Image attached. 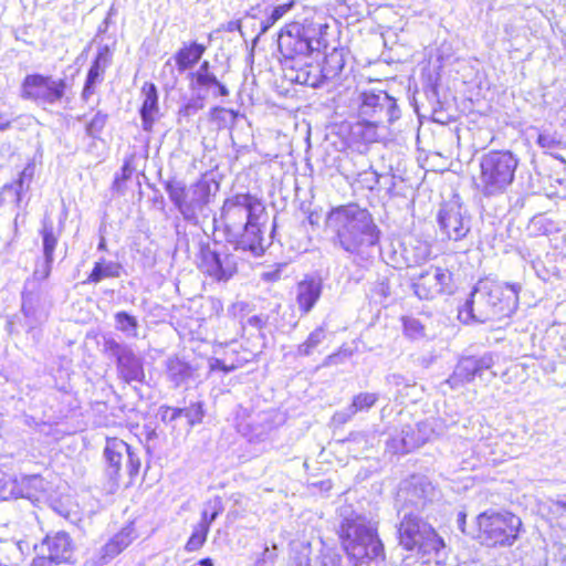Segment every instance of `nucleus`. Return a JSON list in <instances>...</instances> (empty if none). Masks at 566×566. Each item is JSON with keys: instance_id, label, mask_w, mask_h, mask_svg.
Instances as JSON below:
<instances>
[{"instance_id": "nucleus-40", "label": "nucleus", "mask_w": 566, "mask_h": 566, "mask_svg": "<svg viewBox=\"0 0 566 566\" xmlns=\"http://www.w3.org/2000/svg\"><path fill=\"white\" fill-rule=\"evenodd\" d=\"M115 328L127 336H136L138 328V321L135 316L125 311L117 312L114 315Z\"/></svg>"}, {"instance_id": "nucleus-44", "label": "nucleus", "mask_w": 566, "mask_h": 566, "mask_svg": "<svg viewBox=\"0 0 566 566\" xmlns=\"http://www.w3.org/2000/svg\"><path fill=\"white\" fill-rule=\"evenodd\" d=\"M211 119L217 122L219 126H232L238 117V113L233 109L216 106L210 112Z\"/></svg>"}, {"instance_id": "nucleus-33", "label": "nucleus", "mask_w": 566, "mask_h": 566, "mask_svg": "<svg viewBox=\"0 0 566 566\" xmlns=\"http://www.w3.org/2000/svg\"><path fill=\"white\" fill-rule=\"evenodd\" d=\"M123 271L120 263L115 261H107L101 259L95 262L91 274L87 276L85 283H99L104 279L119 277Z\"/></svg>"}, {"instance_id": "nucleus-23", "label": "nucleus", "mask_w": 566, "mask_h": 566, "mask_svg": "<svg viewBox=\"0 0 566 566\" xmlns=\"http://www.w3.org/2000/svg\"><path fill=\"white\" fill-rule=\"evenodd\" d=\"M43 545L46 546L49 556L56 565L60 563H67L73 555V542L70 535L65 532H57L54 535L46 536Z\"/></svg>"}, {"instance_id": "nucleus-60", "label": "nucleus", "mask_w": 566, "mask_h": 566, "mask_svg": "<svg viewBox=\"0 0 566 566\" xmlns=\"http://www.w3.org/2000/svg\"><path fill=\"white\" fill-rule=\"evenodd\" d=\"M549 512L555 515H562L563 512H566V501L565 500H552Z\"/></svg>"}, {"instance_id": "nucleus-47", "label": "nucleus", "mask_w": 566, "mask_h": 566, "mask_svg": "<svg viewBox=\"0 0 566 566\" xmlns=\"http://www.w3.org/2000/svg\"><path fill=\"white\" fill-rule=\"evenodd\" d=\"M182 417L187 419L190 427H193L202 421L203 408L201 402L191 403L189 407L181 408Z\"/></svg>"}, {"instance_id": "nucleus-6", "label": "nucleus", "mask_w": 566, "mask_h": 566, "mask_svg": "<svg viewBox=\"0 0 566 566\" xmlns=\"http://www.w3.org/2000/svg\"><path fill=\"white\" fill-rule=\"evenodd\" d=\"M518 158L510 150H490L479 158V174L473 178L476 192L486 198L506 192L515 179Z\"/></svg>"}, {"instance_id": "nucleus-31", "label": "nucleus", "mask_w": 566, "mask_h": 566, "mask_svg": "<svg viewBox=\"0 0 566 566\" xmlns=\"http://www.w3.org/2000/svg\"><path fill=\"white\" fill-rule=\"evenodd\" d=\"M478 371L474 366L473 356L462 357L458 361L453 374L449 377L448 384L452 388H458L464 384L473 381Z\"/></svg>"}, {"instance_id": "nucleus-39", "label": "nucleus", "mask_w": 566, "mask_h": 566, "mask_svg": "<svg viewBox=\"0 0 566 566\" xmlns=\"http://www.w3.org/2000/svg\"><path fill=\"white\" fill-rule=\"evenodd\" d=\"M41 235L43 245V256H45V259H54V250L57 244V238L54 234V228L51 221H43Z\"/></svg>"}, {"instance_id": "nucleus-48", "label": "nucleus", "mask_w": 566, "mask_h": 566, "mask_svg": "<svg viewBox=\"0 0 566 566\" xmlns=\"http://www.w3.org/2000/svg\"><path fill=\"white\" fill-rule=\"evenodd\" d=\"M496 358L497 356L491 352L484 353L481 356H473L474 366L478 371L476 376L481 377L485 370L491 369L494 366Z\"/></svg>"}, {"instance_id": "nucleus-46", "label": "nucleus", "mask_w": 566, "mask_h": 566, "mask_svg": "<svg viewBox=\"0 0 566 566\" xmlns=\"http://www.w3.org/2000/svg\"><path fill=\"white\" fill-rule=\"evenodd\" d=\"M107 122V115L97 112L93 118L86 124V134L92 138H97L103 132Z\"/></svg>"}, {"instance_id": "nucleus-34", "label": "nucleus", "mask_w": 566, "mask_h": 566, "mask_svg": "<svg viewBox=\"0 0 566 566\" xmlns=\"http://www.w3.org/2000/svg\"><path fill=\"white\" fill-rule=\"evenodd\" d=\"M377 400V394L360 392L353 398V401L348 408L345 411L337 412L336 417L342 421H347L357 412L368 411L371 407H374Z\"/></svg>"}, {"instance_id": "nucleus-45", "label": "nucleus", "mask_w": 566, "mask_h": 566, "mask_svg": "<svg viewBox=\"0 0 566 566\" xmlns=\"http://www.w3.org/2000/svg\"><path fill=\"white\" fill-rule=\"evenodd\" d=\"M209 530L206 526L197 524L192 531L191 536L186 543V549L188 552L198 551L206 542Z\"/></svg>"}, {"instance_id": "nucleus-22", "label": "nucleus", "mask_w": 566, "mask_h": 566, "mask_svg": "<svg viewBox=\"0 0 566 566\" xmlns=\"http://www.w3.org/2000/svg\"><path fill=\"white\" fill-rule=\"evenodd\" d=\"M426 530V536L417 543V553L424 563L434 560L436 565L440 566L442 558L446 556L444 542L432 526Z\"/></svg>"}, {"instance_id": "nucleus-35", "label": "nucleus", "mask_w": 566, "mask_h": 566, "mask_svg": "<svg viewBox=\"0 0 566 566\" xmlns=\"http://www.w3.org/2000/svg\"><path fill=\"white\" fill-rule=\"evenodd\" d=\"M192 376L191 366L179 359L170 358L167 361V377L174 382L175 387L186 384Z\"/></svg>"}, {"instance_id": "nucleus-26", "label": "nucleus", "mask_w": 566, "mask_h": 566, "mask_svg": "<svg viewBox=\"0 0 566 566\" xmlns=\"http://www.w3.org/2000/svg\"><path fill=\"white\" fill-rule=\"evenodd\" d=\"M10 486V495L14 497L33 499L36 493L44 491V480L39 474L21 475L6 482Z\"/></svg>"}, {"instance_id": "nucleus-2", "label": "nucleus", "mask_w": 566, "mask_h": 566, "mask_svg": "<svg viewBox=\"0 0 566 566\" xmlns=\"http://www.w3.org/2000/svg\"><path fill=\"white\" fill-rule=\"evenodd\" d=\"M325 223L334 248L353 256L357 264L369 261L379 250L381 231L373 214L358 205L333 208Z\"/></svg>"}, {"instance_id": "nucleus-30", "label": "nucleus", "mask_w": 566, "mask_h": 566, "mask_svg": "<svg viewBox=\"0 0 566 566\" xmlns=\"http://www.w3.org/2000/svg\"><path fill=\"white\" fill-rule=\"evenodd\" d=\"M295 6L294 0H287L282 3L266 6L260 18L259 35L265 34L277 21H280Z\"/></svg>"}, {"instance_id": "nucleus-1", "label": "nucleus", "mask_w": 566, "mask_h": 566, "mask_svg": "<svg viewBox=\"0 0 566 566\" xmlns=\"http://www.w3.org/2000/svg\"><path fill=\"white\" fill-rule=\"evenodd\" d=\"M336 24L312 9L285 24L277 38L279 51L291 82L321 87L328 82L319 63L308 62L312 54L328 50L335 41Z\"/></svg>"}, {"instance_id": "nucleus-52", "label": "nucleus", "mask_w": 566, "mask_h": 566, "mask_svg": "<svg viewBox=\"0 0 566 566\" xmlns=\"http://www.w3.org/2000/svg\"><path fill=\"white\" fill-rule=\"evenodd\" d=\"M158 415L160 417V420L168 424V426H172V423L179 419L180 417H182V411H181V408H177V407H169V406H161L159 408V411H158Z\"/></svg>"}, {"instance_id": "nucleus-49", "label": "nucleus", "mask_w": 566, "mask_h": 566, "mask_svg": "<svg viewBox=\"0 0 566 566\" xmlns=\"http://www.w3.org/2000/svg\"><path fill=\"white\" fill-rule=\"evenodd\" d=\"M417 432V439L415 441V448H419L430 440L434 430L429 421H421L413 426Z\"/></svg>"}, {"instance_id": "nucleus-63", "label": "nucleus", "mask_w": 566, "mask_h": 566, "mask_svg": "<svg viewBox=\"0 0 566 566\" xmlns=\"http://www.w3.org/2000/svg\"><path fill=\"white\" fill-rule=\"evenodd\" d=\"M266 319L259 315H253L248 318L247 324L251 327H254L256 329L263 328L265 325Z\"/></svg>"}, {"instance_id": "nucleus-42", "label": "nucleus", "mask_w": 566, "mask_h": 566, "mask_svg": "<svg viewBox=\"0 0 566 566\" xmlns=\"http://www.w3.org/2000/svg\"><path fill=\"white\" fill-rule=\"evenodd\" d=\"M222 510L223 507L220 497L217 496L213 500H210L201 512V520L198 524L210 530V525L221 514Z\"/></svg>"}, {"instance_id": "nucleus-43", "label": "nucleus", "mask_w": 566, "mask_h": 566, "mask_svg": "<svg viewBox=\"0 0 566 566\" xmlns=\"http://www.w3.org/2000/svg\"><path fill=\"white\" fill-rule=\"evenodd\" d=\"M402 326L405 335L412 340H418L426 336L424 325L416 317H403Z\"/></svg>"}, {"instance_id": "nucleus-12", "label": "nucleus", "mask_w": 566, "mask_h": 566, "mask_svg": "<svg viewBox=\"0 0 566 566\" xmlns=\"http://www.w3.org/2000/svg\"><path fill=\"white\" fill-rule=\"evenodd\" d=\"M437 222L441 234L454 242L463 241L471 230V217L458 199L441 205Z\"/></svg>"}, {"instance_id": "nucleus-41", "label": "nucleus", "mask_w": 566, "mask_h": 566, "mask_svg": "<svg viewBox=\"0 0 566 566\" xmlns=\"http://www.w3.org/2000/svg\"><path fill=\"white\" fill-rule=\"evenodd\" d=\"M344 7L347 10L346 19L350 23L358 22L369 14L368 4L365 0H345Z\"/></svg>"}, {"instance_id": "nucleus-4", "label": "nucleus", "mask_w": 566, "mask_h": 566, "mask_svg": "<svg viewBox=\"0 0 566 566\" xmlns=\"http://www.w3.org/2000/svg\"><path fill=\"white\" fill-rule=\"evenodd\" d=\"M338 535L353 566H380L386 558L377 526L366 516L352 513L340 522Z\"/></svg>"}, {"instance_id": "nucleus-25", "label": "nucleus", "mask_w": 566, "mask_h": 566, "mask_svg": "<svg viewBox=\"0 0 566 566\" xmlns=\"http://www.w3.org/2000/svg\"><path fill=\"white\" fill-rule=\"evenodd\" d=\"M323 290L322 281L318 279H306L298 283L296 302L302 314L310 313L321 297Z\"/></svg>"}, {"instance_id": "nucleus-36", "label": "nucleus", "mask_w": 566, "mask_h": 566, "mask_svg": "<svg viewBox=\"0 0 566 566\" xmlns=\"http://www.w3.org/2000/svg\"><path fill=\"white\" fill-rule=\"evenodd\" d=\"M390 124H376L366 120H358L352 126V134L364 143L377 142L379 128H387Z\"/></svg>"}, {"instance_id": "nucleus-61", "label": "nucleus", "mask_w": 566, "mask_h": 566, "mask_svg": "<svg viewBox=\"0 0 566 566\" xmlns=\"http://www.w3.org/2000/svg\"><path fill=\"white\" fill-rule=\"evenodd\" d=\"M32 177V170H30V167H27L23 169V171L20 174L19 180H18V197H20V191L23 189V185L27 181L29 184L30 179Z\"/></svg>"}, {"instance_id": "nucleus-16", "label": "nucleus", "mask_w": 566, "mask_h": 566, "mask_svg": "<svg viewBox=\"0 0 566 566\" xmlns=\"http://www.w3.org/2000/svg\"><path fill=\"white\" fill-rule=\"evenodd\" d=\"M199 269L217 281H228L237 272L235 256L211 249L209 245L200 249Z\"/></svg>"}, {"instance_id": "nucleus-62", "label": "nucleus", "mask_w": 566, "mask_h": 566, "mask_svg": "<svg viewBox=\"0 0 566 566\" xmlns=\"http://www.w3.org/2000/svg\"><path fill=\"white\" fill-rule=\"evenodd\" d=\"M210 368L212 370H216V369H219V370H222L224 373H230L231 370L234 369L233 366H227L221 359L219 358H213L211 361H210Z\"/></svg>"}, {"instance_id": "nucleus-57", "label": "nucleus", "mask_w": 566, "mask_h": 566, "mask_svg": "<svg viewBox=\"0 0 566 566\" xmlns=\"http://www.w3.org/2000/svg\"><path fill=\"white\" fill-rule=\"evenodd\" d=\"M386 382L387 385L389 386H394V387H407L409 386L408 384V380L406 379L405 376H402L401 374H397V373H394V374H390L386 377Z\"/></svg>"}, {"instance_id": "nucleus-18", "label": "nucleus", "mask_w": 566, "mask_h": 566, "mask_svg": "<svg viewBox=\"0 0 566 566\" xmlns=\"http://www.w3.org/2000/svg\"><path fill=\"white\" fill-rule=\"evenodd\" d=\"M431 525L418 517L413 511L405 512L398 530L399 543L407 551H416L417 543L426 536Z\"/></svg>"}, {"instance_id": "nucleus-53", "label": "nucleus", "mask_w": 566, "mask_h": 566, "mask_svg": "<svg viewBox=\"0 0 566 566\" xmlns=\"http://www.w3.org/2000/svg\"><path fill=\"white\" fill-rule=\"evenodd\" d=\"M53 261L54 259H45V256H43V260L35 264L33 279L36 281L46 280L51 274Z\"/></svg>"}, {"instance_id": "nucleus-5", "label": "nucleus", "mask_w": 566, "mask_h": 566, "mask_svg": "<svg viewBox=\"0 0 566 566\" xmlns=\"http://www.w3.org/2000/svg\"><path fill=\"white\" fill-rule=\"evenodd\" d=\"M163 185L169 200L187 223L197 226L210 217L209 203L219 188L218 184L200 178L187 186L180 179L169 178Z\"/></svg>"}, {"instance_id": "nucleus-29", "label": "nucleus", "mask_w": 566, "mask_h": 566, "mask_svg": "<svg viewBox=\"0 0 566 566\" xmlns=\"http://www.w3.org/2000/svg\"><path fill=\"white\" fill-rule=\"evenodd\" d=\"M337 34V30L335 31V35ZM336 39L328 48H332L331 52L327 50H323L325 53L324 62L322 64L323 71L325 73V78L328 82L335 80L343 71L345 66V49L335 45Z\"/></svg>"}, {"instance_id": "nucleus-7", "label": "nucleus", "mask_w": 566, "mask_h": 566, "mask_svg": "<svg viewBox=\"0 0 566 566\" xmlns=\"http://www.w3.org/2000/svg\"><path fill=\"white\" fill-rule=\"evenodd\" d=\"M479 538L489 547H511L518 539L522 520L507 511H485L476 516Z\"/></svg>"}, {"instance_id": "nucleus-9", "label": "nucleus", "mask_w": 566, "mask_h": 566, "mask_svg": "<svg viewBox=\"0 0 566 566\" xmlns=\"http://www.w3.org/2000/svg\"><path fill=\"white\" fill-rule=\"evenodd\" d=\"M357 102V118L360 120L391 124L400 117L396 99L385 91H364Z\"/></svg>"}, {"instance_id": "nucleus-64", "label": "nucleus", "mask_w": 566, "mask_h": 566, "mask_svg": "<svg viewBox=\"0 0 566 566\" xmlns=\"http://www.w3.org/2000/svg\"><path fill=\"white\" fill-rule=\"evenodd\" d=\"M30 566H57L52 559L45 556L36 557Z\"/></svg>"}, {"instance_id": "nucleus-13", "label": "nucleus", "mask_w": 566, "mask_h": 566, "mask_svg": "<svg viewBox=\"0 0 566 566\" xmlns=\"http://www.w3.org/2000/svg\"><path fill=\"white\" fill-rule=\"evenodd\" d=\"M411 287L420 300H433L442 294H451L452 273L439 266L430 265L411 276Z\"/></svg>"}, {"instance_id": "nucleus-32", "label": "nucleus", "mask_w": 566, "mask_h": 566, "mask_svg": "<svg viewBox=\"0 0 566 566\" xmlns=\"http://www.w3.org/2000/svg\"><path fill=\"white\" fill-rule=\"evenodd\" d=\"M22 313L27 318L29 328H34L46 319V313L39 307V298L32 292L22 293Z\"/></svg>"}, {"instance_id": "nucleus-50", "label": "nucleus", "mask_w": 566, "mask_h": 566, "mask_svg": "<svg viewBox=\"0 0 566 566\" xmlns=\"http://www.w3.org/2000/svg\"><path fill=\"white\" fill-rule=\"evenodd\" d=\"M205 107V98L197 94L179 108V116L190 117Z\"/></svg>"}, {"instance_id": "nucleus-59", "label": "nucleus", "mask_w": 566, "mask_h": 566, "mask_svg": "<svg viewBox=\"0 0 566 566\" xmlns=\"http://www.w3.org/2000/svg\"><path fill=\"white\" fill-rule=\"evenodd\" d=\"M491 448V443L488 442V440H480L479 443L475 446V452L480 458H483L485 460L489 459V455L493 454V451H488L486 449Z\"/></svg>"}, {"instance_id": "nucleus-27", "label": "nucleus", "mask_w": 566, "mask_h": 566, "mask_svg": "<svg viewBox=\"0 0 566 566\" xmlns=\"http://www.w3.org/2000/svg\"><path fill=\"white\" fill-rule=\"evenodd\" d=\"M189 88L202 98L209 95L214 98L227 97L230 94L229 88L218 80L214 73L189 78Z\"/></svg>"}, {"instance_id": "nucleus-24", "label": "nucleus", "mask_w": 566, "mask_h": 566, "mask_svg": "<svg viewBox=\"0 0 566 566\" xmlns=\"http://www.w3.org/2000/svg\"><path fill=\"white\" fill-rule=\"evenodd\" d=\"M142 95L144 97L139 109L142 126L145 132H150L155 123V115L159 111L158 91L156 85L150 82L144 83L142 87Z\"/></svg>"}, {"instance_id": "nucleus-11", "label": "nucleus", "mask_w": 566, "mask_h": 566, "mask_svg": "<svg viewBox=\"0 0 566 566\" xmlns=\"http://www.w3.org/2000/svg\"><path fill=\"white\" fill-rule=\"evenodd\" d=\"M66 80L40 73L28 74L21 85V97L38 105H55L65 95Z\"/></svg>"}, {"instance_id": "nucleus-10", "label": "nucleus", "mask_w": 566, "mask_h": 566, "mask_svg": "<svg viewBox=\"0 0 566 566\" xmlns=\"http://www.w3.org/2000/svg\"><path fill=\"white\" fill-rule=\"evenodd\" d=\"M103 352L116 363L117 376L125 384L144 382L145 370L144 361L133 348L125 344L117 342L113 337L104 339Z\"/></svg>"}, {"instance_id": "nucleus-28", "label": "nucleus", "mask_w": 566, "mask_h": 566, "mask_svg": "<svg viewBox=\"0 0 566 566\" xmlns=\"http://www.w3.org/2000/svg\"><path fill=\"white\" fill-rule=\"evenodd\" d=\"M273 429L272 413L262 411L255 417H251L250 421L242 428L243 434L250 441H263Z\"/></svg>"}, {"instance_id": "nucleus-17", "label": "nucleus", "mask_w": 566, "mask_h": 566, "mask_svg": "<svg viewBox=\"0 0 566 566\" xmlns=\"http://www.w3.org/2000/svg\"><path fill=\"white\" fill-rule=\"evenodd\" d=\"M433 492L434 489L427 478L412 475L401 482L397 493V501L403 503L406 507L410 506L415 511H420L431 500Z\"/></svg>"}, {"instance_id": "nucleus-3", "label": "nucleus", "mask_w": 566, "mask_h": 566, "mask_svg": "<svg viewBox=\"0 0 566 566\" xmlns=\"http://www.w3.org/2000/svg\"><path fill=\"white\" fill-rule=\"evenodd\" d=\"M520 291L518 284H504L491 279L479 280L459 308V319L471 324L509 317L517 308Z\"/></svg>"}, {"instance_id": "nucleus-21", "label": "nucleus", "mask_w": 566, "mask_h": 566, "mask_svg": "<svg viewBox=\"0 0 566 566\" xmlns=\"http://www.w3.org/2000/svg\"><path fill=\"white\" fill-rule=\"evenodd\" d=\"M136 532L133 525L123 527L117 534H115L99 552L98 564L106 565L118 554H120L136 538Z\"/></svg>"}, {"instance_id": "nucleus-38", "label": "nucleus", "mask_w": 566, "mask_h": 566, "mask_svg": "<svg viewBox=\"0 0 566 566\" xmlns=\"http://www.w3.org/2000/svg\"><path fill=\"white\" fill-rule=\"evenodd\" d=\"M325 338V327H316L313 332L310 333L305 342L297 346L296 354L298 356H311L314 353V350L324 342Z\"/></svg>"}, {"instance_id": "nucleus-20", "label": "nucleus", "mask_w": 566, "mask_h": 566, "mask_svg": "<svg viewBox=\"0 0 566 566\" xmlns=\"http://www.w3.org/2000/svg\"><path fill=\"white\" fill-rule=\"evenodd\" d=\"M111 61L112 53L108 45L99 46L86 75L82 91V98L84 101L87 102L95 93V86L97 83L102 82L105 70L111 64Z\"/></svg>"}, {"instance_id": "nucleus-15", "label": "nucleus", "mask_w": 566, "mask_h": 566, "mask_svg": "<svg viewBox=\"0 0 566 566\" xmlns=\"http://www.w3.org/2000/svg\"><path fill=\"white\" fill-rule=\"evenodd\" d=\"M266 222L268 219L252 220L243 224L240 230H233V232L227 234L235 250L250 252L254 256H260L270 244L264 237Z\"/></svg>"}, {"instance_id": "nucleus-54", "label": "nucleus", "mask_w": 566, "mask_h": 566, "mask_svg": "<svg viewBox=\"0 0 566 566\" xmlns=\"http://www.w3.org/2000/svg\"><path fill=\"white\" fill-rule=\"evenodd\" d=\"M317 566H349V562L336 553H324Z\"/></svg>"}, {"instance_id": "nucleus-58", "label": "nucleus", "mask_w": 566, "mask_h": 566, "mask_svg": "<svg viewBox=\"0 0 566 566\" xmlns=\"http://www.w3.org/2000/svg\"><path fill=\"white\" fill-rule=\"evenodd\" d=\"M213 72L211 71V65H210V62L205 60L200 63L199 67L196 70V71H192V72H189L188 73V78H193V77H197V76H203V75H209V74H212Z\"/></svg>"}, {"instance_id": "nucleus-37", "label": "nucleus", "mask_w": 566, "mask_h": 566, "mask_svg": "<svg viewBox=\"0 0 566 566\" xmlns=\"http://www.w3.org/2000/svg\"><path fill=\"white\" fill-rule=\"evenodd\" d=\"M412 433L410 429H401L399 433L391 437L386 443V450L392 454H405L415 450V441L407 440Z\"/></svg>"}, {"instance_id": "nucleus-51", "label": "nucleus", "mask_w": 566, "mask_h": 566, "mask_svg": "<svg viewBox=\"0 0 566 566\" xmlns=\"http://www.w3.org/2000/svg\"><path fill=\"white\" fill-rule=\"evenodd\" d=\"M379 174L371 169L363 170L357 174V181L361 185V187L368 190H374L377 187L379 184Z\"/></svg>"}, {"instance_id": "nucleus-8", "label": "nucleus", "mask_w": 566, "mask_h": 566, "mask_svg": "<svg viewBox=\"0 0 566 566\" xmlns=\"http://www.w3.org/2000/svg\"><path fill=\"white\" fill-rule=\"evenodd\" d=\"M220 219L229 233L240 230L252 220L268 219V212L263 201L256 196L250 192L235 193L223 201Z\"/></svg>"}, {"instance_id": "nucleus-14", "label": "nucleus", "mask_w": 566, "mask_h": 566, "mask_svg": "<svg viewBox=\"0 0 566 566\" xmlns=\"http://www.w3.org/2000/svg\"><path fill=\"white\" fill-rule=\"evenodd\" d=\"M104 457L107 463L106 473L113 481L120 475L122 465L125 462V470L129 476L137 475L140 470V458L135 450L118 438L107 439L104 449Z\"/></svg>"}, {"instance_id": "nucleus-56", "label": "nucleus", "mask_w": 566, "mask_h": 566, "mask_svg": "<svg viewBox=\"0 0 566 566\" xmlns=\"http://www.w3.org/2000/svg\"><path fill=\"white\" fill-rule=\"evenodd\" d=\"M537 144L542 148L552 149L558 144V142L556 140V138L553 135L546 134V133H541L537 137Z\"/></svg>"}, {"instance_id": "nucleus-55", "label": "nucleus", "mask_w": 566, "mask_h": 566, "mask_svg": "<svg viewBox=\"0 0 566 566\" xmlns=\"http://www.w3.org/2000/svg\"><path fill=\"white\" fill-rule=\"evenodd\" d=\"M373 294L375 297H378L379 302H382L389 297L391 294L389 281L387 279H382L376 282L373 287Z\"/></svg>"}, {"instance_id": "nucleus-19", "label": "nucleus", "mask_w": 566, "mask_h": 566, "mask_svg": "<svg viewBox=\"0 0 566 566\" xmlns=\"http://www.w3.org/2000/svg\"><path fill=\"white\" fill-rule=\"evenodd\" d=\"M207 51V45L197 41L184 42L182 45L175 52L171 59L167 60L164 67H170L171 61H175L177 71L182 74L186 71L192 70L201 60Z\"/></svg>"}]
</instances>
